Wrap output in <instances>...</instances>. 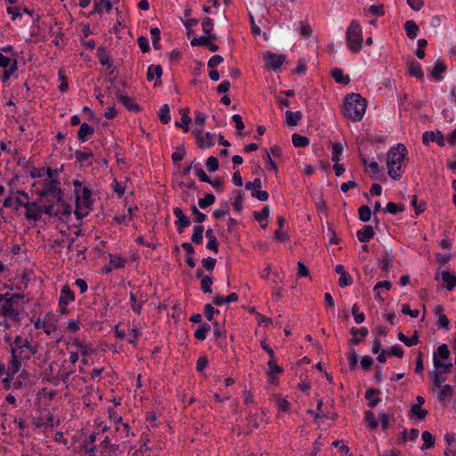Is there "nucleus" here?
Listing matches in <instances>:
<instances>
[{
  "mask_svg": "<svg viewBox=\"0 0 456 456\" xmlns=\"http://www.w3.org/2000/svg\"><path fill=\"white\" fill-rule=\"evenodd\" d=\"M4 340L8 345L9 356L6 365L0 362V385L6 391L22 390L26 387L25 379L29 377V372L23 366L35 357L39 345L30 336L17 335L12 338L6 333Z\"/></svg>",
  "mask_w": 456,
  "mask_h": 456,
  "instance_id": "nucleus-1",
  "label": "nucleus"
},
{
  "mask_svg": "<svg viewBox=\"0 0 456 456\" xmlns=\"http://www.w3.org/2000/svg\"><path fill=\"white\" fill-rule=\"evenodd\" d=\"M61 212L55 208L54 202L47 200V202H42V200H37L27 203L24 217L28 222L37 223L43 220V216L49 217H60Z\"/></svg>",
  "mask_w": 456,
  "mask_h": 456,
  "instance_id": "nucleus-2",
  "label": "nucleus"
},
{
  "mask_svg": "<svg viewBox=\"0 0 456 456\" xmlns=\"http://www.w3.org/2000/svg\"><path fill=\"white\" fill-rule=\"evenodd\" d=\"M407 154L406 147L398 143L392 147L387 154V167L388 175L394 180H399L404 173V160Z\"/></svg>",
  "mask_w": 456,
  "mask_h": 456,
  "instance_id": "nucleus-3",
  "label": "nucleus"
},
{
  "mask_svg": "<svg viewBox=\"0 0 456 456\" xmlns=\"http://www.w3.org/2000/svg\"><path fill=\"white\" fill-rule=\"evenodd\" d=\"M367 101L359 94H351L345 98L343 114L353 122L361 121L365 114Z\"/></svg>",
  "mask_w": 456,
  "mask_h": 456,
  "instance_id": "nucleus-4",
  "label": "nucleus"
},
{
  "mask_svg": "<svg viewBox=\"0 0 456 456\" xmlns=\"http://www.w3.org/2000/svg\"><path fill=\"white\" fill-rule=\"evenodd\" d=\"M74 193L76 195L75 215L77 219L86 216L93 203L92 191L88 187L82 185V183L75 180L73 182Z\"/></svg>",
  "mask_w": 456,
  "mask_h": 456,
  "instance_id": "nucleus-5",
  "label": "nucleus"
},
{
  "mask_svg": "<svg viewBox=\"0 0 456 456\" xmlns=\"http://www.w3.org/2000/svg\"><path fill=\"white\" fill-rule=\"evenodd\" d=\"M37 184L39 187L37 188L36 193L42 200L45 199L47 202V200H50L54 205L62 202L63 191L59 179H43Z\"/></svg>",
  "mask_w": 456,
  "mask_h": 456,
  "instance_id": "nucleus-6",
  "label": "nucleus"
},
{
  "mask_svg": "<svg viewBox=\"0 0 456 456\" xmlns=\"http://www.w3.org/2000/svg\"><path fill=\"white\" fill-rule=\"evenodd\" d=\"M24 299V294H10L5 301L0 305V315L13 322H20V302Z\"/></svg>",
  "mask_w": 456,
  "mask_h": 456,
  "instance_id": "nucleus-7",
  "label": "nucleus"
},
{
  "mask_svg": "<svg viewBox=\"0 0 456 456\" xmlns=\"http://www.w3.org/2000/svg\"><path fill=\"white\" fill-rule=\"evenodd\" d=\"M346 40L348 49L354 53H359L362 48V28L356 20H352L346 31Z\"/></svg>",
  "mask_w": 456,
  "mask_h": 456,
  "instance_id": "nucleus-8",
  "label": "nucleus"
},
{
  "mask_svg": "<svg viewBox=\"0 0 456 456\" xmlns=\"http://www.w3.org/2000/svg\"><path fill=\"white\" fill-rule=\"evenodd\" d=\"M54 363L55 362H52L50 364L49 370L51 374L45 377V379L54 386L58 385L61 381L65 385V387L69 389L72 387V383L69 381V378L74 372V368L70 365L61 364L57 374L53 375L52 372Z\"/></svg>",
  "mask_w": 456,
  "mask_h": 456,
  "instance_id": "nucleus-9",
  "label": "nucleus"
},
{
  "mask_svg": "<svg viewBox=\"0 0 456 456\" xmlns=\"http://www.w3.org/2000/svg\"><path fill=\"white\" fill-rule=\"evenodd\" d=\"M0 68L5 69L1 73L0 78L3 83H6L18 69L17 60L11 59L0 53Z\"/></svg>",
  "mask_w": 456,
  "mask_h": 456,
  "instance_id": "nucleus-10",
  "label": "nucleus"
},
{
  "mask_svg": "<svg viewBox=\"0 0 456 456\" xmlns=\"http://www.w3.org/2000/svg\"><path fill=\"white\" fill-rule=\"evenodd\" d=\"M262 182L260 178H255L252 182H247L245 188L251 191L253 198L257 199L260 201H266L269 198V194L266 191H261Z\"/></svg>",
  "mask_w": 456,
  "mask_h": 456,
  "instance_id": "nucleus-11",
  "label": "nucleus"
},
{
  "mask_svg": "<svg viewBox=\"0 0 456 456\" xmlns=\"http://www.w3.org/2000/svg\"><path fill=\"white\" fill-rule=\"evenodd\" d=\"M264 60L265 61V65L269 69L277 70L281 67V65L286 61V56L283 54L278 55L271 51H266L264 53Z\"/></svg>",
  "mask_w": 456,
  "mask_h": 456,
  "instance_id": "nucleus-12",
  "label": "nucleus"
},
{
  "mask_svg": "<svg viewBox=\"0 0 456 456\" xmlns=\"http://www.w3.org/2000/svg\"><path fill=\"white\" fill-rule=\"evenodd\" d=\"M192 134L195 135L197 145L200 149L210 148L215 144L214 134H211L209 132L203 134L201 130L194 129Z\"/></svg>",
  "mask_w": 456,
  "mask_h": 456,
  "instance_id": "nucleus-13",
  "label": "nucleus"
},
{
  "mask_svg": "<svg viewBox=\"0 0 456 456\" xmlns=\"http://www.w3.org/2000/svg\"><path fill=\"white\" fill-rule=\"evenodd\" d=\"M117 99L131 112L138 113L141 110L140 106L129 96L122 94L119 89L115 91Z\"/></svg>",
  "mask_w": 456,
  "mask_h": 456,
  "instance_id": "nucleus-14",
  "label": "nucleus"
},
{
  "mask_svg": "<svg viewBox=\"0 0 456 456\" xmlns=\"http://www.w3.org/2000/svg\"><path fill=\"white\" fill-rule=\"evenodd\" d=\"M173 214L176 217L175 223L177 228V232L181 234L183 232L184 228L191 224V220L186 215L183 214L180 208H175Z\"/></svg>",
  "mask_w": 456,
  "mask_h": 456,
  "instance_id": "nucleus-15",
  "label": "nucleus"
},
{
  "mask_svg": "<svg viewBox=\"0 0 456 456\" xmlns=\"http://www.w3.org/2000/svg\"><path fill=\"white\" fill-rule=\"evenodd\" d=\"M98 433L93 432L88 437L84 439L83 443L80 444V451L86 453L92 454L96 451L95 442L97 439Z\"/></svg>",
  "mask_w": 456,
  "mask_h": 456,
  "instance_id": "nucleus-16",
  "label": "nucleus"
},
{
  "mask_svg": "<svg viewBox=\"0 0 456 456\" xmlns=\"http://www.w3.org/2000/svg\"><path fill=\"white\" fill-rule=\"evenodd\" d=\"M431 142H436L439 146L444 145V134L441 132L427 131L422 134V142L428 145Z\"/></svg>",
  "mask_w": 456,
  "mask_h": 456,
  "instance_id": "nucleus-17",
  "label": "nucleus"
},
{
  "mask_svg": "<svg viewBox=\"0 0 456 456\" xmlns=\"http://www.w3.org/2000/svg\"><path fill=\"white\" fill-rule=\"evenodd\" d=\"M335 272L338 274H340L338 279V285L341 288L347 287L353 283L351 275L345 270V267L342 265H337L335 266Z\"/></svg>",
  "mask_w": 456,
  "mask_h": 456,
  "instance_id": "nucleus-18",
  "label": "nucleus"
},
{
  "mask_svg": "<svg viewBox=\"0 0 456 456\" xmlns=\"http://www.w3.org/2000/svg\"><path fill=\"white\" fill-rule=\"evenodd\" d=\"M407 70L410 76L416 77L419 80L424 78V72L421 64L414 60L407 63Z\"/></svg>",
  "mask_w": 456,
  "mask_h": 456,
  "instance_id": "nucleus-19",
  "label": "nucleus"
},
{
  "mask_svg": "<svg viewBox=\"0 0 456 456\" xmlns=\"http://www.w3.org/2000/svg\"><path fill=\"white\" fill-rule=\"evenodd\" d=\"M75 301V294L69 285H64L60 292L58 305H69Z\"/></svg>",
  "mask_w": 456,
  "mask_h": 456,
  "instance_id": "nucleus-20",
  "label": "nucleus"
},
{
  "mask_svg": "<svg viewBox=\"0 0 456 456\" xmlns=\"http://www.w3.org/2000/svg\"><path fill=\"white\" fill-rule=\"evenodd\" d=\"M379 394V390L377 388H370L365 392V399L368 400V406L370 408L376 407L381 401V399L378 396Z\"/></svg>",
  "mask_w": 456,
  "mask_h": 456,
  "instance_id": "nucleus-21",
  "label": "nucleus"
},
{
  "mask_svg": "<svg viewBox=\"0 0 456 456\" xmlns=\"http://www.w3.org/2000/svg\"><path fill=\"white\" fill-rule=\"evenodd\" d=\"M375 235L374 230L370 225H364L362 230L357 231L356 236L361 242H368Z\"/></svg>",
  "mask_w": 456,
  "mask_h": 456,
  "instance_id": "nucleus-22",
  "label": "nucleus"
},
{
  "mask_svg": "<svg viewBox=\"0 0 456 456\" xmlns=\"http://www.w3.org/2000/svg\"><path fill=\"white\" fill-rule=\"evenodd\" d=\"M94 128L91 125H89L87 123H83V124H81L80 128L77 132V138L82 142H85L88 140L89 136L94 134Z\"/></svg>",
  "mask_w": 456,
  "mask_h": 456,
  "instance_id": "nucleus-23",
  "label": "nucleus"
},
{
  "mask_svg": "<svg viewBox=\"0 0 456 456\" xmlns=\"http://www.w3.org/2000/svg\"><path fill=\"white\" fill-rule=\"evenodd\" d=\"M303 118V114L301 111H291L287 110L285 112V122L289 126H296L298 122Z\"/></svg>",
  "mask_w": 456,
  "mask_h": 456,
  "instance_id": "nucleus-24",
  "label": "nucleus"
},
{
  "mask_svg": "<svg viewBox=\"0 0 456 456\" xmlns=\"http://www.w3.org/2000/svg\"><path fill=\"white\" fill-rule=\"evenodd\" d=\"M112 9V4L110 0H94V8L89 15L102 13L103 10L110 12Z\"/></svg>",
  "mask_w": 456,
  "mask_h": 456,
  "instance_id": "nucleus-25",
  "label": "nucleus"
},
{
  "mask_svg": "<svg viewBox=\"0 0 456 456\" xmlns=\"http://www.w3.org/2000/svg\"><path fill=\"white\" fill-rule=\"evenodd\" d=\"M72 346L78 348L80 350L81 354L84 356L90 355L94 352V349L90 345H88L85 340L80 338H76L72 342Z\"/></svg>",
  "mask_w": 456,
  "mask_h": 456,
  "instance_id": "nucleus-26",
  "label": "nucleus"
},
{
  "mask_svg": "<svg viewBox=\"0 0 456 456\" xmlns=\"http://www.w3.org/2000/svg\"><path fill=\"white\" fill-rule=\"evenodd\" d=\"M206 237L208 240L206 248L208 250L213 251L214 253H217L218 252V245H219V243H218V240H217L216 237L215 236L213 229L208 228L206 231Z\"/></svg>",
  "mask_w": 456,
  "mask_h": 456,
  "instance_id": "nucleus-27",
  "label": "nucleus"
},
{
  "mask_svg": "<svg viewBox=\"0 0 456 456\" xmlns=\"http://www.w3.org/2000/svg\"><path fill=\"white\" fill-rule=\"evenodd\" d=\"M442 281L445 284L447 290L451 291L456 287V276L448 271L441 273Z\"/></svg>",
  "mask_w": 456,
  "mask_h": 456,
  "instance_id": "nucleus-28",
  "label": "nucleus"
},
{
  "mask_svg": "<svg viewBox=\"0 0 456 456\" xmlns=\"http://www.w3.org/2000/svg\"><path fill=\"white\" fill-rule=\"evenodd\" d=\"M438 388L440 391L436 395V399L439 402H444L447 399H451L453 396V389L451 385H444Z\"/></svg>",
  "mask_w": 456,
  "mask_h": 456,
  "instance_id": "nucleus-29",
  "label": "nucleus"
},
{
  "mask_svg": "<svg viewBox=\"0 0 456 456\" xmlns=\"http://www.w3.org/2000/svg\"><path fill=\"white\" fill-rule=\"evenodd\" d=\"M435 314L438 316V323L437 326L439 328H444L448 330L449 328V319L444 314V307L442 305H436L435 310Z\"/></svg>",
  "mask_w": 456,
  "mask_h": 456,
  "instance_id": "nucleus-30",
  "label": "nucleus"
},
{
  "mask_svg": "<svg viewBox=\"0 0 456 456\" xmlns=\"http://www.w3.org/2000/svg\"><path fill=\"white\" fill-rule=\"evenodd\" d=\"M393 256L388 251H385L378 259V263L382 271L387 272L392 266Z\"/></svg>",
  "mask_w": 456,
  "mask_h": 456,
  "instance_id": "nucleus-31",
  "label": "nucleus"
},
{
  "mask_svg": "<svg viewBox=\"0 0 456 456\" xmlns=\"http://www.w3.org/2000/svg\"><path fill=\"white\" fill-rule=\"evenodd\" d=\"M214 20L209 17H204L201 20V27L202 31L204 35H207L208 37L210 36H216V33H214Z\"/></svg>",
  "mask_w": 456,
  "mask_h": 456,
  "instance_id": "nucleus-32",
  "label": "nucleus"
},
{
  "mask_svg": "<svg viewBox=\"0 0 456 456\" xmlns=\"http://www.w3.org/2000/svg\"><path fill=\"white\" fill-rule=\"evenodd\" d=\"M404 29L409 38L414 39L418 36L419 27L412 20H409L404 23Z\"/></svg>",
  "mask_w": 456,
  "mask_h": 456,
  "instance_id": "nucleus-33",
  "label": "nucleus"
},
{
  "mask_svg": "<svg viewBox=\"0 0 456 456\" xmlns=\"http://www.w3.org/2000/svg\"><path fill=\"white\" fill-rule=\"evenodd\" d=\"M331 76L337 83L342 85H348L350 77L347 75H344L343 70L338 68H335L331 70Z\"/></svg>",
  "mask_w": 456,
  "mask_h": 456,
  "instance_id": "nucleus-34",
  "label": "nucleus"
},
{
  "mask_svg": "<svg viewBox=\"0 0 456 456\" xmlns=\"http://www.w3.org/2000/svg\"><path fill=\"white\" fill-rule=\"evenodd\" d=\"M214 336L216 337V343H217V346L221 348H224L226 346V336H225V332L223 331L218 323L216 322H215V330H214Z\"/></svg>",
  "mask_w": 456,
  "mask_h": 456,
  "instance_id": "nucleus-35",
  "label": "nucleus"
},
{
  "mask_svg": "<svg viewBox=\"0 0 456 456\" xmlns=\"http://www.w3.org/2000/svg\"><path fill=\"white\" fill-rule=\"evenodd\" d=\"M446 65L442 61H437L431 70V76L437 81L442 79V73L446 71Z\"/></svg>",
  "mask_w": 456,
  "mask_h": 456,
  "instance_id": "nucleus-36",
  "label": "nucleus"
},
{
  "mask_svg": "<svg viewBox=\"0 0 456 456\" xmlns=\"http://www.w3.org/2000/svg\"><path fill=\"white\" fill-rule=\"evenodd\" d=\"M97 56L99 59V62L102 66H107L108 69H110L112 67V61H110V59L107 53V51L104 47H102V46L98 47Z\"/></svg>",
  "mask_w": 456,
  "mask_h": 456,
  "instance_id": "nucleus-37",
  "label": "nucleus"
},
{
  "mask_svg": "<svg viewBox=\"0 0 456 456\" xmlns=\"http://www.w3.org/2000/svg\"><path fill=\"white\" fill-rule=\"evenodd\" d=\"M17 193L20 196L13 198L15 209H18L20 207H23L26 209L27 203L29 202L28 194L23 191H18Z\"/></svg>",
  "mask_w": 456,
  "mask_h": 456,
  "instance_id": "nucleus-38",
  "label": "nucleus"
},
{
  "mask_svg": "<svg viewBox=\"0 0 456 456\" xmlns=\"http://www.w3.org/2000/svg\"><path fill=\"white\" fill-rule=\"evenodd\" d=\"M398 339L407 346H413L419 343V335L418 332L415 331L411 337L408 338L403 332H399Z\"/></svg>",
  "mask_w": 456,
  "mask_h": 456,
  "instance_id": "nucleus-39",
  "label": "nucleus"
},
{
  "mask_svg": "<svg viewBox=\"0 0 456 456\" xmlns=\"http://www.w3.org/2000/svg\"><path fill=\"white\" fill-rule=\"evenodd\" d=\"M162 76V67L160 65L151 64L147 70V79L152 81L154 78H160Z\"/></svg>",
  "mask_w": 456,
  "mask_h": 456,
  "instance_id": "nucleus-40",
  "label": "nucleus"
},
{
  "mask_svg": "<svg viewBox=\"0 0 456 456\" xmlns=\"http://www.w3.org/2000/svg\"><path fill=\"white\" fill-rule=\"evenodd\" d=\"M217 37L216 36H207V35H202L199 37H193L191 40V45L192 46H207V45L209 43V40H216Z\"/></svg>",
  "mask_w": 456,
  "mask_h": 456,
  "instance_id": "nucleus-41",
  "label": "nucleus"
},
{
  "mask_svg": "<svg viewBox=\"0 0 456 456\" xmlns=\"http://www.w3.org/2000/svg\"><path fill=\"white\" fill-rule=\"evenodd\" d=\"M203 232L204 227L201 224H196L193 226V233L191 235V241L197 245L203 242Z\"/></svg>",
  "mask_w": 456,
  "mask_h": 456,
  "instance_id": "nucleus-42",
  "label": "nucleus"
},
{
  "mask_svg": "<svg viewBox=\"0 0 456 456\" xmlns=\"http://www.w3.org/2000/svg\"><path fill=\"white\" fill-rule=\"evenodd\" d=\"M421 437L424 442L421 446L422 451L434 447L436 439L429 431H424Z\"/></svg>",
  "mask_w": 456,
  "mask_h": 456,
  "instance_id": "nucleus-43",
  "label": "nucleus"
},
{
  "mask_svg": "<svg viewBox=\"0 0 456 456\" xmlns=\"http://www.w3.org/2000/svg\"><path fill=\"white\" fill-rule=\"evenodd\" d=\"M331 151H332L331 160L335 163L338 162L340 159V156L342 155L343 151H344V147H343L342 143L339 142H332Z\"/></svg>",
  "mask_w": 456,
  "mask_h": 456,
  "instance_id": "nucleus-44",
  "label": "nucleus"
},
{
  "mask_svg": "<svg viewBox=\"0 0 456 456\" xmlns=\"http://www.w3.org/2000/svg\"><path fill=\"white\" fill-rule=\"evenodd\" d=\"M433 364H434V367L437 370L441 369L442 370H440V371L442 373H444V374L449 373L451 371L452 367V362L444 363V362H441L436 357V355H433Z\"/></svg>",
  "mask_w": 456,
  "mask_h": 456,
  "instance_id": "nucleus-45",
  "label": "nucleus"
},
{
  "mask_svg": "<svg viewBox=\"0 0 456 456\" xmlns=\"http://www.w3.org/2000/svg\"><path fill=\"white\" fill-rule=\"evenodd\" d=\"M210 330V325L208 323H203L200 325L194 332L195 338L203 341L207 338L208 332Z\"/></svg>",
  "mask_w": 456,
  "mask_h": 456,
  "instance_id": "nucleus-46",
  "label": "nucleus"
},
{
  "mask_svg": "<svg viewBox=\"0 0 456 456\" xmlns=\"http://www.w3.org/2000/svg\"><path fill=\"white\" fill-rule=\"evenodd\" d=\"M126 264V258H124L118 255L110 254V265H111V266L114 269L123 268V267H125Z\"/></svg>",
  "mask_w": 456,
  "mask_h": 456,
  "instance_id": "nucleus-47",
  "label": "nucleus"
},
{
  "mask_svg": "<svg viewBox=\"0 0 456 456\" xmlns=\"http://www.w3.org/2000/svg\"><path fill=\"white\" fill-rule=\"evenodd\" d=\"M292 143L295 147L304 148L309 145V139L298 134H292Z\"/></svg>",
  "mask_w": 456,
  "mask_h": 456,
  "instance_id": "nucleus-48",
  "label": "nucleus"
},
{
  "mask_svg": "<svg viewBox=\"0 0 456 456\" xmlns=\"http://www.w3.org/2000/svg\"><path fill=\"white\" fill-rule=\"evenodd\" d=\"M267 365L269 367L270 372L269 376L273 382L276 381V378L274 377L275 374L281 373L283 371L282 368L279 366L275 362L274 359L269 360L267 362Z\"/></svg>",
  "mask_w": 456,
  "mask_h": 456,
  "instance_id": "nucleus-49",
  "label": "nucleus"
},
{
  "mask_svg": "<svg viewBox=\"0 0 456 456\" xmlns=\"http://www.w3.org/2000/svg\"><path fill=\"white\" fill-rule=\"evenodd\" d=\"M216 201V197L212 193H207L204 198L199 199L198 205L200 208L204 209L213 205Z\"/></svg>",
  "mask_w": 456,
  "mask_h": 456,
  "instance_id": "nucleus-50",
  "label": "nucleus"
},
{
  "mask_svg": "<svg viewBox=\"0 0 456 456\" xmlns=\"http://www.w3.org/2000/svg\"><path fill=\"white\" fill-rule=\"evenodd\" d=\"M404 205L402 203L388 202L385 210L392 215H396L404 211Z\"/></svg>",
  "mask_w": 456,
  "mask_h": 456,
  "instance_id": "nucleus-51",
  "label": "nucleus"
},
{
  "mask_svg": "<svg viewBox=\"0 0 456 456\" xmlns=\"http://www.w3.org/2000/svg\"><path fill=\"white\" fill-rule=\"evenodd\" d=\"M115 431L120 433L121 438H128L130 436H134V434L130 432V426L127 422L117 426Z\"/></svg>",
  "mask_w": 456,
  "mask_h": 456,
  "instance_id": "nucleus-52",
  "label": "nucleus"
},
{
  "mask_svg": "<svg viewBox=\"0 0 456 456\" xmlns=\"http://www.w3.org/2000/svg\"><path fill=\"white\" fill-rule=\"evenodd\" d=\"M170 110H169V106L168 104H164L162 105V107L160 108L159 111V120L163 123V124H167L170 122L171 120V117H170V114H169Z\"/></svg>",
  "mask_w": 456,
  "mask_h": 456,
  "instance_id": "nucleus-53",
  "label": "nucleus"
},
{
  "mask_svg": "<svg viewBox=\"0 0 456 456\" xmlns=\"http://www.w3.org/2000/svg\"><path fill=\"white\" fill-rule=\"evenodd\" d=\"M93 157H94V153L91 150H88L87 151H77L75 152L76 160L81 164L93 159Z\"/></svg>",
  "mask_w": 456,
  "mask_h": 456,
  "instance_id": "nucleus-54",
  "label": "nucleus"
},
{
  "mask_svg": "<svg viewBox=\"0 0 456 456\" xmlns=\"http://www.w3.org/2000/svg\"><path fill=\"white\" fill-rule=\"evenodd\" d=\"M411 412L419 420L424 419L428 415V411L423 409L419 404H413L411 408Z\"/></svg>",
  "mask_w": 456,
  "mask_h": 456,
  "instance_id": "nucleus-55",
  "label": "nucleus"
},
{
  "mask_svg": "<svg viewBox=\"0 0 456 456\" xmlns=\"http://www.w3.org/2000/svg\"><path fill=\"white\" fill-rule=\"evenodd\" d=\"M213 284V278L212 276L207 275L202 277L200 281V289L204 293H211L212 289L211 286Z\"/></svg>",
  "mask_w": 456,
  "mask_h": 456,
  "instance_id": "nucleus-56",
  "label": "nucleus"
},
{
  "mask_svg": "<svg viewBox=\"0 0 456 456\" xmlns=\"http://www.w3.org/2000/svg\"><path fill=\"white\" fill-rule=\"evenodd\" d=\"M364 420L371 429H375L379 426V421L376 419L375 414L371 411H366L364 412Z\"/></svg>",
  "mask_w": 456,
  "mask_h": 456,
  "instance_id": "nucleus-57",
  "label": "nucleus"
},
{
  "mask_svg": "<svg viewBox=\"0 0 456 456\" xmlns=\"http://www.w3.org/2000/svg\"><path fill=\"white\" fill-rule=\"evenodd\" d=\"M150 33L151 35L153 47L156 50L160 49V47H161L160 43H159V41H160V30L159 29V28H151L150 29Z\"/></svg>",
  "mask_w": 456,
  "mask_h": 456,
  "instance_id": "nucleus-58",
  "label": "nucleus"
},
{
  "mask_svg": "<svg viewBox=\"0 0 456 456\" xmlns=\"http://www.w3.org/2000/svg\"><path fill=\"white\" fill-rule=\"evenodd\" d=\"M419 436V430L416 429V428H411L410 430V432H407V430H403L402 432V442L404 444L406 443L408 440L410 441H414L418 438Z\"/></svg>",
  "mask_w": 456,
  "mask_h": 456,
  "instance_id": "nucleus-59",
  "label": "nucleus"
},
{
  "mask_svg": "<svg viewBox=\"0 0 456 456\" xmlns=\"http://www.w3.org/2000/svg\"><path fill=\"white\" fill-rule=\"evenodd\" d=\"M443 374L444 373L437 370L431 374V380L435 387H441L444 386L443 384L445 381V379L443 377Z\"/></svg>",
  "mask_w": 456,
  "mask_h": 456,
  "instance_id": "nucleus-60",
  "label": "nucleus"
},
{
  "mask_svg": "<svg viewBox=\"0 0 456 456\" xmlns=\"http://www.w3.org/2000/svg\"><path fill=\"white\" fill-rule=\"evenodd\" d=\"M358 213H359V219L361 221H362V222L370 221V219L371 217V211H370V208L367 205L362 206L359 208Z\"/></svg>",
  "mask_w": 456,
  "mask_h": 456,
  "instance_id": "nucleus-61",
  "label": "nucleus"
},
{
  "mask_svg": "<svg viewBox=\"0 0 456 456\" xmlns=\"http://www.w3.org/2000/svg\"><path fill=\"white\" fill-rule=\"evenodd\" d=\"M433 355H436V357L438 359L439 358L445 359V360L448 359L450 356V350H449L447 345L443 344V345L439 346L436 352H435Z\"/></svg>",
  "mask_w": 456,
  "mask_h": 456,
  "instance_id": "nucleus-62",
  "label": "nucleus"
},
{
  "mask_svg": "<svg viewBox=\"0 0 456 456\" xmlns=\"http://www.w3.org/2000/svg\"><path fill=\"white\" fill-rule=\"evenodd\" d=\"M193 169L201 182L211 183L210 177L205 173L200 164L194 165Z\"/></svg>",
  "mask_w": 456,
  "mask_h": 456,
  "instance_id": "nucleus-63",
  "label": "nucleus"
},
{
  "mask_svg": "<svg viewBox=\"0 0 456 456\" xmlns=\"http://www.w3.org/2000/svg\"><path fill=\"white\" fill-rule=\"evenodd\" d=\"M275 405L280 411L289 412L290 411V403L284 398H277Z\"/></svg>",
  "mask_w": 456,
  "mask_h": 456,
  "instance_id": "nucleus-64",
  "label": "nucleus"
}]
</instances>
